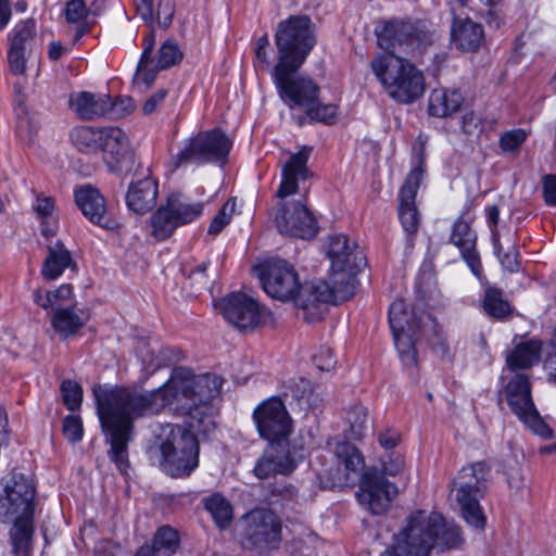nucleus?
<instances>
[{"instance_id":"obj_55","label":"nucleus","mask_w":556,"mask_h":556,"mask_svg":"<svg viewBox=\"0 0 556 556\" xmlns=\"http://www.w3.org/2000/svg\"><path fill=\"white\" fill-rule=\"evenodd\" d=\"M36 214L41 218L54 217V199L47 195H38L33 204Z\"/></svg>"},{"instance_id":"obj_7","label":"nucleus","mask_w":556,"mask_h":556,"mask_svg":"<svg viewBox=\"0 0 556 556\" xmlns=\"http://www.w3.org/2000/svg\"><path fill=\"white\" fill-rule=\"evenodd\" d=\"M315 27L307 15H292L275 31L277 63L274 67H301L316 45Z\"/></svg>"},{"instance_id":"obj_57","label":"nucleus","mask_w":556,"mask_h":556,"mask_svg":"<svg viewBox=\"0 0 556 556\" xmlns=\"http://www.w3.org/2000/svg\"><path fill=\"white\" fill-rule=\"evenodd\" d=\"M65 16L67 22L77 23L87 16V8L83 0H71L66 4Z\"/></svg>"},{"instance_id":"obj_25","label":"nucleus","mask_w":556,"mask_h":556,"mask_svg":"<svg viewBox=\"0 0 556 556\" xmlns=\"http://www.w3.org/2000/svg\"><path fill=\"white\" fill-rule=\"evenodd\" d=\"M476 232L470 228L468 222L459 218L454 223L451 242L459 249L463 258L473 275L478 277L481 271V262L476 251Z\"/></svg>"},{"instance_id":"obj_32","label":"nucleus","mask_w":556,"mask_h":556,"mask_svg":"<svg viewBox=\"0 0 556 556\" xmlns=\"http://www.w3.org/2000/svg\"><path fill=\"white\" fill-rule=\"evenodd\" d=\"M541 345L536 341H527L518 344L506 356V370L518 372L519 369L532 367L540 358Z\"/></svg>"},{"instance_id":"obj_41","label":"nucleus","mask_w":556,"mask_h":556,"mask_svg":"<svg viewBox=\"0 0 556 556\" xmlns=\"http://www.w3.org/2000/svg\"><path fill=\"white\" fill-rule=\"evenodd\" d=\"M334 454L348 472H357L364 467V459L358 450L349 442H339Z\"/></svg>"},{"instance_id":"obj_33","label":"nucleus","mask_w":556,"mask_h":556,"mask_svg":"<svg viewBox=\"0 0 556 556\" xmlns=\"http://www.w3.org/2000/svg\"><path fill=\"white\" fill-rule=\"evenodd\" d=\"M166 205L179 226L195 220L203 212L202 203L191 202L180 193L170 194Z\"/></svg>"},{"instance_id":"obj_2","label":"nucleus","mask_w":556,"mask_h":556,"mask_svg":"<svg viewBox=\"0 0 556 556\" xmlns=\"http://www.w3.org/2000/svg\"><path fill=\"white\" fill-rule=\"evenodd\" d=\"M463 542L460 528L446 523L437 511L416 510L393 534L391 545L380 556H430L455 548Z\"/></svg>"},{"instance_id":"obj_51","label":"nucleus","mask_w":556,"mask_h":556,"mask_svg":"<svg viewBox=\"0 0 556 556\" xmlns=\"http://www.w3.org/2000/svg\"><path fill=\"white\" fill-rule=\"evenodd\" d=\"M430 344L433 353L442 359H450V346L446 337L441 328L434 327L430 337Z\"/></svg>"},{"instance_id":"obj_28","label":"nucleus","mask_w":556,"mask_h":556,"mask_svg":"<svg viewBox=\"0 0 556 556\" xmlns=\"http://www.w3.org/2000/svg\"><path fill=\"white\" fill-rule=\"evenodd\" d=\"M71 109L83 119H93L108 114L110 97L83 91L70 98Z\"/></svg>"},{"instance_id":"obj_8","label":"nucleus","mask_w":556,"mask_h":556,"mask_svg":"<svg viewBox=\"0 0 556 556\" xmlns=\"http://www.w3.org/2000/svg\"><path fill=\"white\" fill-rule=\"evenodd\" d=\"M403 469L404 459L401 456H396L388 462H383L381 471L372 468L364 472L356 493L359 504L375 515L386 513L392 501L396 497L399 490L384 476L395 477Z\"/></svg>"},{"instance_id":"obj_50","label":"nucleus","mask_w":556,"mask_h":556,"mask_svg":"<svg viewBox=\"0 0 556 556\" xmlns=\"http://www.w3.org/2000/svg\"><path fill=\"white\" fill-rule=\"evenodd\" d=\"M160 70L156 68L154 61H147L146 66L140 67V62L138 63L136 74L134 76V83L138 86H143L148 88L152 85L156 77V73Z\"/></svg>"},{"instance_id":"obj_3","label":"nucleus","mask_w":556,"mask_h":556,"mask_svg":"<svg viewBox=\"0 0 556 556\" xmlns=\"http://www.w3.org/2000/svg\"><path fill=\"white\" fill-rule=\"evenodd\" d=\"M311 152L312 148L304 146L290 155L282 166L281 181L276 192L277 198L282 201L275 217L279 232L301 239H312L317 235V222L304 202L285 199L295 194L299 181L308 177L307 161Z\"/></svg>"},{"instance_id":"obj_21","label":"nucleus","mask_w":556,"mask_h":556,"mask_svg":"<svg viewBox=\"0 0 556 556\" xmlns=\"http://www.w3.org/2000/svg\"><path fill=\"white\" fill-rule=\"evenodd\" d=\"M294 454L295 448H291L290 444L268 443L253 471L260 479H266L276 473L288 475L296 467Z\"/></svg>"},{"instance_id":"obj_20","label":"nucleus","mask_w":556,"mask_h":556,"mask_svg":"<svg viewBox=\"0 0 556 556\" xmlns=\"http://www.w3.org/2000/svg\"><path fill=\"white\" fill-rule=\"evenodd\" d=\"M424 174L425 169L421 164L414 167L400 191L399 218L404 230L409 235L416 233L419 227L420 216L415 204V198Z\"/></svg>"},{"instance_id":"obj_64","label":"nucleus","mask_w":556,"mask_h":556,"mask_svg":"<svg viewBox=\"0 0 556 556\" xmlns=\"http://www.w3.org/2000/svg\"><path fill=\"white\" fill-rule=\"evenodd\" d=\"M33 299L36 304L41 306L43 309L55 308L56 301L52 300L51 291L43 289H36L33 292Z\"/></svg>"},{"instance_id":"obj_24","label":"nucleus","mask_w":556,"mask_h":556,"mask_svg":"<svg viewBox=\"0 0 556 556\" xmlns=\"http://www.w3.org/2000/svg\"><path fill=\"white\" fill-rule=\"evenodd\" d=\"M75 202L81 213L93 224L111 229L113 222L108 215L106 204L100 191L90 185L75 190Z\"/></svg>"},{"instance_id":"obj_23","label":"nucleus","mask_w":556,"mask_h":556,"mask_svg":"<svg viewBox=\"0 0 556 556\" xmlns=\"http://www.w3.org/2000/svg\"><path fill=\"white\" fill-rule=\"evenodd\" d=\"M136 179L128 187L126 204L130 211L137 214H146L156 204L159 185L149 173H143L141 176L136 174Z\"/></svg>"},{"instance_id":"obj_60","label":"nucleus","mask_w":556,"mask_h":556,"mask_svg":"<svg viewBox=\"0 0 556 556\" xmlns=\"http://www.w3.org/2000/svg\"><path fill=\"white\" fill-rule=\"evenodd\" d=\"M543 197L549 206L556 205V176L545 175L543 177Z\"/></svg>"},{"instance_id":"obj_30","label":"nucleus","mask_w":556,"mask_h":556,"mask_svg":"<svg viewBox=\"0 0 556 556\" xmlns=\"http://www.w3.org/2000/svg\"><path fill=\"white\" fill-rule=\"evenodd\" d=\"M48 255L41 268V275L47 280L59 278L66 268L74 267L71 252L61 240L50 242L47 245Z\"/></svg>"},{"instance_id":"obj_1","label":"nucleus","mask_w":556,"mask_h":556,"mask_svg":"<svg viewBox=\"0 0 556 556\" xmlns=\"http://www.w3.org/2000/svg\"><path fill=\"white\" fill-rule=\"evenodd\" d=\"M220 382L214 375L193 376L187 369L174 370L168 381L150 392H136L126 388L96 386L98 416L111 448V460L122 473L129 467L127 446L132 420L157 414L174 400L190 401L189 409L213 400L219 393Z\"/></svg>"},{"instance_id":"obj_56","label":"nucleus","mask_w":556,"mask_h":556,"mask_svg":"<svg viewBox=\"0 0 556 556\" xmlns=\"http://www.w3.org/2000/svg\"><path fill=\"white\" fill-rule=\"evenodd\" d=\"M313 363L320 371H329L334 368L336 358L331 349L321 348L318 353L314 354Z\"/></svg>"},{"instance_id":"obj_43","label":"nucleus","mask_w":556,"mask_h":556,"mask_svg":"<svg viewBox=\"0 0 556 556\" xmlns=\"http://www.w3.org/2000/svg\"><path fill=\"white\" fill-rule=\"evenodd\" d=\"M34 36L35 22L33 20L23 21L12 29L10 34V46L26 51L30 48Z\"/></svg>"},{"instance_id":"obj_48","label":"nucleus","mask_w":556,"mask_h":556,"mask_svg":"<svg viewBox=\"0 0 556 556\" xmlns=\"http://www.w3.org/2000/svg\"><path fill=\"white\" fill-rule=\"evenodd\" d=\"M136 108L135 101L131 97L123 96L116 98L114 101L110 98V106L108 114L110 118H122L130 114Z\"/></svg>"},{"instance_id":"obj_13","label":"nucleus","mask_w":556,"mask_h":556,"mask_svg":"<svg viewBox=\"0 0 556 556\" xmlns=\"http://www.w3.org/2000/svg\"><path fill=\"white\" fill-rule=\"evenodd\" d=\"M35 494L34 482L28 476L13 472L4 478L0 489V520L11 522L34 518Z\"/></svg>"},{"instance_id":"obj_19","label":"nucleus","mask_w":556,"mask_h":556,"mask_svg":"<svg viewBox=\"0 0 556 556\" xmlns=\"http://www.w3.org/2000/svg\"><path fill=\"white\" fill-rule=\"evenodd\" d=\"M218 306L225 319L240 330L256 328L267 314L264 306L243 292L228 294Z\"/></svg>"},{"instance_id":"obj_52","label":"nucleus","mask_w":556,"mask_h":556,"mask_svg":"<svg viewBox=\"0 0 556 556\" xmlns=\"http://www.w3.org/2000/svg\"><path fill=\"white\" fill-rule=\"evenodd\" d=\"M25 50L10 46L8 51V62L12 74L23 75L26 71Z\"/></svg>"},{"instance_id":"obj_61","label":"nucleus","mask_w":556,"mask_h":556,"mask_svg":"<svg viewBox=\"0 0 556 556\" xmlns=\"http://www.w3.org/2000/svg\"><path fill=\"white\" fill-rule=\"evenodd\" d=\"M167 96L166 89H159L152 96H150L142 105V113L144 115L153 114L160 104H162Z\"/></svg>"},{"instance_id":"obj_34","label":"nucleus","mask_w":556,"mask_h":556,"mask_svg":"<svg viewBox=\"0 0 556 556\" xmlns=\"http://www.w3.org/2000/svg\"><path fill=\"white\" fill-rule=\"evenodd\" d=\"M10 536L15 556H30L33 551L34 518L12 521Z\"/></svg>"},{"instance_id":"obj_54","label":"nucleus","mask_w":556,"mask_h":556,"mask_svg":"<svg viewBox=\"0 0 556 556\" xmlns=\"http://www.w3.org/2000/svg\"><path fill=\"white\" fill-rule=\"evenodd\" d=\"M174 13L175 5L173 0H160L154 20L156 18L161 27L167 28L172 23Z\"/></svg>"},{"instance_id":"obj_18","label":"nucleus","mask_w":556,"mask_h":556,"mask_svg":"<svg viewBox=\"0 0 556 556\" xmlns=\"http://www.w3.org/2000/svg\"><path fill=\"white\" fill-rule=\"evenodd\" d=\"M253 419L260 435L268 443L290 444L292 419L281 399L273 396L263 401L254 408Z\"/></svg>"},{"instance_id":"obj_11","label":"nucleus","mask_w":556,"mask_h":556,"mask_svg":"<svg viewBox=\"0 0 556 556\" xmlns=\"http://www.w3.org/2000/svg\"><path fill=\"white\" fill-rule=\"evenodd\" d=\"M232 142L219 128L200 131L185 141L182 148L174 156L176 167L186 164L224 163L229 154Z\"/></svg>"},{"instance_id":"obj_16","label":"nucleus","mask_w":556,"mask_h":556,"mask_svg":"<svg viewBox=\"0 0 556 556\" xmlns=\"http://www.w3.org/2000/svg\"><path fill=\"white\" fill-rule=\"evenodd\" d=\"M254 270L264 291L281 302L292 301L301 287L298 271L285 260H266L255 266Z\"/></svg>"},{"instance_id":"obj_38","label":"nucleus","mask_w":556,"mask_h":556,"mask_svg":"<svg viewBox=\"0 0 556 556\" xmlns=\"http://www.w3.org/2000/svg\"><path fill=\"white\" fill-rule=\"evenodd\" d=\"M152 235L157 240L167 239L179 226L168 206L162 205L151 217Z\"/></svg>"},{"instance_id":"obj_6","label":"nucleus","mask_w":556,"mask_h":556,"mask_svg":"<svg viewBox=\"0 0 556 556\" xmlns=\"http://www.w3.org/2000/svg\"><path fill=\"white\" fill-rule=\"evenodd\" d=\"M491 479V465L479 460L464 466L453 479L452 494L457 502L465 521L475 528L482 529L485 516L480 506Z\"/></svg>"},{"instance_id":"obj_40","label":"nucleus","mask_w":556,"mask_h":556,"mask_svg":"<svg viewBox=\"0 0 556 556\" xmlns=\"http://www.w3.org/2000/svg\"><path fill=\"white\" fill-rule=\"evenodd\" d=\"M205 508L212 515L220 529H226L232 518L230 503L222 495L214 494L205 502Z\"/></svg>"},{"instance_id":"obj_39","label":"nucleus","mask_w":556,"mask_h":556,"mask_svg":"<svg viewBox=\"0 0 556 556\" xmlns=\"http://www.w3.org/2000/svg\"><path fill=\"white\" fill-rule=\"evenodd\" d=\"M483 307L490 316L497 319L508 316L511 312L509 303L503 298V291L494 287L485 290Z\"/></svg>"},{"instance_id":"obj_31","label":"nucleus","mask_w":556,"mask_h":556,"mask_svg":"<svg viewBox=\"0 0 556 556\" xmlns=\"http://www.w3.org/2000/svg\"><path fill=\"white\" fill-rule=\"evenodd\" d=\"M463 103L462 94L456 90L434 89L428 100V112L435 117H446L455 113Z\"/></svg>"},{"instance_id":"obj_36","label":"nucleus","mask_w":556,"mask_h":556,"mask_svg":"<svg viewBox=\"0 0 556 556\" xmlns=\"http://www.w3.org/2000/svg\"><path fill=\"white\" fill-rule=\"evenodd\" d=\"M103 128H93L89 126L76 127L71 132V138L75 147L85 153H93L100 150Z\"/></svg>"},{"instance_id":"obj_37","label":"nucleus","mask_w":556,"mask_h":556,"mask_svg":"<svg viewBox=\"0 0 556 556\" xmlns=\"http://www.w3.org/2000/svg\"><path fill=\"white\" fill-rule=\"evenodd\" d=\"M148 546L161 556H172L179 547L178 532L168 526H163L157 529L152 544Z\"/></svg>"},{"instance_id":"obj_5","label":"nucleus","mask_w":556,"mask_h":556,"mask_svg":"<svg viewBox=\"0 0 556 556\" xmlns=\"http://www.w3.org/2000/svg\"><path fill=\"white\" fill-rule=\"evenodd\" d=\"M371 70L388 96L401 104L413 103L425 92V77L408 60L387 52L372 59Z\"/></svg>"},{"instance_id":"obj_29","label":"nucleus","mask_w":556,"mask_h":556,"mask_svg":"<svg viewBox=\"0 0 556 556\" xmlns=\"http://www.w3.org/2000/svg\"><path fill=\"white\" fill-rule=\"evenodd\" d=\"M89 316L76 307L58 308L51 316L53 330L62 338L67 339L77 333L88 321Z\"/></svg>"},{"instance_id":"obj_49","label":"nucleus","mask_w":556,"mask_h":556,"mask_svg":"<svg viewBox=\"0 0 556 556\" xmlns=\"http://www.w3.org/2000/svg\"><path fill=\"white\" fill-rule=\"evenodd\" d=\"M83 422L78 416L68 415L63 420V433L65 438L75 443L83 438Z\"/></svg>"},{"instance_id":"obj_63","label":"nucleus","mask_w":556,"mask_h":556,"mask_svg":"<svg viewBox=\"0 0 556 556\" xmlns=\"http://www.w3.org/2000/svg\"><path fill=\"white\" fill-rule=\"evenodd\" d=\"M135 3L141 18L152 24L155 17L154 0H135Z\"/></svg>"},{"instance_id":"obj_53","label":"nucleus","mask_w":556,"mask_h":556,"mask_svg":"<svg viewBox=\"0 0 556 556\" xmlns=\"http://www.w3.org/2000/svg\"><path fill=\"white\" fill-rule=\"evenodd\" d=\"M462 128L467 135L478 136L483 129L481 114L475 111L465 112L462 116Z\"/></svg>"},{"instance_id":"obj_58","label":"nucleus","mask_w":556,"mask_h":556,"mask_svg":"<svg viewBox=\"0 0 556 556\" xmlns=\"http://www.w3.org/2000/svg\"><path fill=\"white\" fill-rule=\"evenodd\" d=\"M486 223L489 225V228L491 230L493 241H494V248L497 249L498 243V232H497V225L500 220V207L495 204L488 205L484 208Z\"/></svg>"},{"instance_id":"obj_9","label":"nucleus","mask_w":556,"mask_h":556,"mask_svg":"<svg viewBox=\"0 0 556 556\" xmlns=\"http://www.w3.org/2000/svg\"><path fill=\"white\" fill-rule=\"evenodd\" d=\"M530 378L525 372H514L506 378L504 397L511 413L534 434L551 439L553 430L543 420L532 399Z\"/></svg>"},{"instance_id":"obj_45","label":"nucleus","mask_w":556,"mask_h":556,"mask_svg":"<svg viewBox=\"0 0 556 556\" xmlns=\"http://www.w3.org/2000/svg\"><path fill=\"white\" fill-rule=\"evenodd\" d=\"M63 402L70 410L80 407L83 401V389L74 380H64L61 384Z\"/></svg>"},{"instance_id":"obj_35","label":"nucleus","mask_w":556,"mask_h":556,"mask_svg":"<svg viewBox=\"0 0 556 556\" xmlns=\"http://www.w3.org/2000/svg\"><path fill=\"white\" fill-rule=\"evenodd\" d=\"M348 435L351 440H362L370 431L371 422L368 409L362 404H354L346 414Z\"/></svg>"},{"instance_id":"obj_42","label":"nucleus","mask_w":556,"mask_h":556,"mask_svg":"<svg viewBox=\"0 0 556 556\" xmlns=\"http://www.w3.org/2000/svg\"><path fill=\"white\" fill-rule=\"evenodd\" d=\"M182 56L178 45L172 39H166L161 45L156 58H154V64L159 70H166L179 63Z\"/></svg>"},{"instance_id":"obj_4","label":"nucleus","mask_w":556,"mask_h":556,"mask_svg":"<svg viewBox=\"0 0 556 556\" xmlns=\"http://www.w3.org/2000/svg\"><path fill=\"white\" fill-rule=\"evenodd\" d=\"M205 422L204 429L193 421L189 422L190 429L178 425H160L154 430V446L161 453V465L172 477L189 476L198 466L199 444L194 432H207L214 428L213 420L207 417L199 421Z\"/></svg>"},{"instance_id":"obj_44","label":"nucleus","mask_w":556,"mask_h":556,"mask_svg":"<svg viewBox=\"0 0 556 556\" xmlns=\"http://www.w3.org/2000/svg\"><path fill=\"white\" fill-rule=\"evenodd\" d=\"M235 208L236 200H227L212 219L207 232L213 236L218 235L230 223Z\"/></svg>"},{"instance_id":"obj_22","label":"nucleus","mask_w":556,"mask_h":556,"mask_svg":"<svg viewBox=\"0 0 556 556\" xmlns=\"http://www.w3.org/2000/svg\"><path fill=\"white\" fill-rule=\"evenodd\" d=\"M382 36L389 40L388 48L407 46L412 49H424L434 40V33L424 25L413 26L406 23L390 22L384 26Z\"/></svg>"},{"instance_id":"obj_27","label":"nucleus","mask_w":556,"mask_h":556,"mask_svg":"<svg viewBox=\"0 0 556 556\" xmlns=\"http://www.w3.org/2000/svg\"><path fill=\"white\" fill-rule=\"evenodd\" d=\"M451 38L457 49L475 52L484 43V30L481 24L470 18H454Z\"/></svg>"},{"instance_id":"obj_47","label":"nucleus","mask_w":556,"mask_h":556,"mask_svg":"<svg viewBox=\"0 0 556 556\" xmlns=\"http://www.w3.org/2000/svg\"><path fill=\"white\" fill-rule=\"evenodd\" d=\"M527 138L528 132L525 129L516 128L502 134L498 143L504 152H514L520 148Z\"/></svg>"},{"instance_id":"obj_15","label":"nucleus","mask_w":556,"mask_h":556,"mask_svg":"<svg viewBox=\"0 0 556 556\" xmlns=\"http://www.w3.org/2000/svg\"><path fill=\"white\" fill-rule=\"evenodd\" d=\"M301 67H273V80L281 100L305 111L319 99V86L308 76L295 75Z\"/></svg>"},{"instance_id":"obj_14","label":"nucleus","mask_w":556,"mask_h":556,"mask_svg":"<svg viewBox=\"0 0 556 556\" xmlns=\"http://www.w3.org/2000/svg\"><path fill=\"white\" fill-rule=\"evenodd\" d=\"M327 255L331 263L330 281L349 282L355 290V277L366 266L364 253L357 243L345 235L330 236Z\"/></svg>"},{"instance_id":"obj_17","label":"nucleus","mask_w":556,"mask_h":556,"mask_svg":"<svg viewBox=\"0 0 556 556\" xmlns=\"http://www.w3.org/2000/svg\"><path fill=\"white\" fill-rule=\"evenodd\" d=\"M389 324L395 348L404 366H414L417 362L415 336L420 323L404 300H395L389 308Z\"/></svg>"},{"instance_id":"obj_12","label":"nucleus","mask_w":556,"mask_h":556,"mask_svg":"<svg viewBox=\"0 0 556 556\" xmlns=\"http://www.w3.org/2000/svg\"><path fill=\"white\" fill-rule=\"evenodd\" d=\"M240 543L247 549L270 551L281 542V522L270 509L256 508L240 521Z\"/></svg>"},{"instance_id":"obj_62","label":"nucleus","mask_w":556,"mask_h":556,"mask_svg":"<svg viewBox=\"0 0 556 556\" xmlns=\"http://www.w3.org/2000/svg\"><path fill=\"white\" fill-rule=\"evenodd\" d=\"M313 392V387L309 380L305 378H299L298 382L294 383L292 389V395L298 400H302L305 403H311V395Z\"/></svg>"},{"instance_id":"obj_46","label":"nucleus","mask_w":556,"mask_h":556,"mask_svg":"<svg viewBox=\"0 0 556 556\" xmlns=\"http://www.w3.org/2000/svg\"><path fill=\"white\" fill-rule=\"evenodd\" d=\"M305 112L311 119L325 124L334 123L337 117V106L334 104H323L319 99L316 104H313Z\"/></svg>"},{"instance_id":"obj_26","label":"nucleus","mask_w":556,"mask_h":556,"mask_svg":"<svg viewBox=\"0 0 556 556\" xmlns=\"http://www.w3.org/2000/svg\"><path fill=\"white\" fill-rule=\"evenodd\" d=\"M100 150L110 167H119L121 163L131 156L129 139L124 130L117 127L103 128Z\"/></svg>"},{"instance_id":"obj_59","label":"nucleus","mask_w":556,"mask_h":556,"mask_svg":"<svg viewBox=\"0 0 556 556\" xmlns=\"http://www.w3.org/2000/svg\"><path fill=\"white\" fill-rule=\"evenodd\" d=\"M255 52V67L262 72H270L273 75L271 66V48L254 49Z\"/></svg>"},{"instance_id":"obj_10","label":"nucleus","mask_w":556,"mask_h":556,"mask_svg":"<svg viewBox=\"0 0 556 556\" xmlns=\"http://www.w3.org/2000/svg\"><path fill=\"white\" fill-rule=\"evenodd\" d=\"M354 291L349 282L337 283L328 278L301 285L292 301L303 311L306 321L315 323L323 319L329 304L351 299Z\"/></svg>"}]
</instances>
